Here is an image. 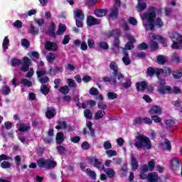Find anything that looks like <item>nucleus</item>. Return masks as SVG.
I'll use <instances>...</instances> for the list:
<instances>
[{
    "label": "nucleus",
    "mask_w": 182,
    "mask_h": 182,
    "mask_svg": "<svg viewBox=\"0 0 182 182\" xmlns=\"http://www.w3.org/2000/svg\"><path fill=\"white\" fill-rule=\"evenodd\" d=\"M134 146L136 149H142V150H150L151 149V141L150 138L144 135H137L134 140Z\"/></svg>",
    "instance_id": "f257e3e1"
},
{
    "label": "nucleus",
    "mask_w": 182,
    "mask_h": 182,
    "mask_svg": "<svg viewBox=\"0 0 182 182\" xmlns=\"http://www.w3.org/2000/svg\"><path fill=\"white\" fill-rule=\"evenodd\" d=\"M156 7L151 6L148 9V12H145L143 14V17L148 22V26L150 31H154V21L156 20Z\"/></svg>",
    "instance_id": "f03ea898"
},
{
    "label": "nucleus",
    "mask_w": 182,
    "mask_h": 182,
    "mask_svg": "<svg viewBox=\"0 0 182 182\" xmlns=\"http://www.w3.org/2000/svg\"><path fill=\"white\" fill-rule=\"evenodd\" d=\"M168 38L172 41V49H176L177 50H182V36L181 34L177 32L168 33Z\"/></svg>",
    "instance_id": "7ed1b4c3"
},
{
    "label": "nucleus",
    "mask_w": 182,
    "mask_h": 182,
    "mask_svg": "<svg viewBox=\"0 0 182 182\" xmlns=\"http://www.w3.org/2000/svg\"><path fill=\"white\" fill-rule=\"evenodd\" d=\"M31 63H32V61L28 57H24L23 58V63L20 59L14 58L11 60V64L13 66H19V65H22L21 68H20L21 72H28V70H29Z\"/></svg>",
    "instance_id": "20e7f679"
},
{
    "label": "nucleus",
    "mask_w": 182,
    "mask_h": 182,
    "mask_svg": "<svg viewBox=\"0 0 182 182\" xmlns=\"http://www.w3.org/2000/svg\"><path fill=\"white\" fill-rule=\"evenodd\" d=\"M109 68L113 71V76L117 77V80H122V79H124V75L122 73L119 72V66L116 62L112 61L109 63Z\"/></svg>",
    "instance_id": "39448f33"
},
{
    "label": "nucleus",
    "mask_w": 182,
    "mask_h": 182,
    "mask_svg": "<svg viewBox=\"0 0 182 182\" xmlns=\"http://www.w3.org/2000/svg\"><path fill=\"white\" fill-rule=\"evenodd\" d=\"M164 72L163 68H154L153 67H149L146 72V76L149 77H153L156 75V77H160V75Z\"/></svg>",
    "instance_id": "423d86ee"
},
{
    "label": "nucleus",
    "mask_w": 182,
    "mask_h": 182,
    "mask_svg": "<svg viewBox=\"0 0 182 182\" xmlns=\"http://www.w3.org/2000/svg\"><path fill=\"white\" fill-rule=\"evenodd\" d=\"M93 127V122L89 121L87 123V128L85 127L82 129V134L85 136V134H87L91 136V137H96V132L95 131V129Z\"/></svg>",
    "instance_id": "0eeeda50"
},
{
    "label": "nucleus",
    "mask_w": 182,
    "mask_h": 182,
    "mask_svg": "<svg viewBox=\"0 0 182 182\" xmlns=\"http://www.w3.org/2000/svg\"><path fill=\"white\" fill-rule=\"evenodd\" d=\"M127 39L129 41L126 43L124 48L126 50H132V49H134V42L135 39L132 35L127 36Z\"/></svg>",
    "instance_id": "6e6552de"
},
{
    "label": "nucleus",
    "mask_w": 182,
    "mask_h": 182,
    "mask_svg": "<svg viewBox=\"0 0 182 182\" xmlns=\"http://www.w3.org/2000/svg\"><path fill=\"white\" fill-rule=\"evenodd\" d=\"M44 48L46 50H48L50 52H56L58 50V43L52 41H46Z\"/></svg>",
    "instance_id": "1a4fd4ad"
},
{
    "label": "nucleus",
    "mask_w": 182,
    "mask_h": 182,
    "mask_svg": "<svg viewBox=\"0 0 182 182\" xmlns=\"http://www.w3.org/2000/svg\"><path fill=\"white\" fill-rule=\"evenodd\" d=\"M110 11L108 18L112 19V21H116L119 18V7L117 6H113Z\"/></svg>",
    "instance_id": "9d476101"
},
{
    "label": "nucleus",
    "mask_w": 182,
    "mask_h": 182,
    "mask_svg": "<svg viewBox=\"0 0 182 182\" xmlns=\"http://www.w3.org/2000/svg\"><path fill=\"white\" fill-rule=\"evenodd\" d=\"M157 92L160 95H170L171 93V87L168 85H165L162 87H157Z\"/></svg>",
    "instance_id": "9b49d317"
},
{
    "label": "nucleus",
    "mask_w": 182,
    "mask_h": 182,
    "mask_svg": "<svg viewBox=\"0 0 182 182\" xmlns=\"http://www.w3.org/2000/svg\"><path fill=\"white\" fill-rule=\"evenodd\" d=\"M56 24L53 21H50V26L46 32V33L50 36V38H56Z\"/></svg>",
    "instance_id": "f8f14e48"
},
{
    "label": "nucleus",
    "mask_w": 182,
    "mask_h": 182,
    "mask_svg": "<svg viewBox=\"0 0 182 182\" xmlns=\"http://www.w3.org/2000/svg\"><path fill=\"white\" fill-rule=\"evenodd\" d=\"M100 23V20L99 18H95L93 16H88L87 17V24L88 26H94V25H99Z\"/></svg>",
    "instance_id": "ddd939ff"
},
{
    "label": "nucleus",
    "mask_w": 182,
    "mask_h": 182,
    "mask_svg": "<svg viewBox=\"0 0 182 182\" xmlns=\"http://www.w3.org/2000/svg\"><path fill=\"white\" fill-rule=\"evenodd\" d=\"M151 116H160L161 114V107L159 105H154L149 110Z\"/></svg>",
    "instance_id": "4468645a"
},
{
    "label": "nucleus",
    "mask_w": 182,
    "mask_h": 182,
    "mask_svg": "<svg viewBox=\"0 0 182 182\" xmlns=\"http://www.w3.org/2000/svg\"><path fill=\"white\" fill-rule=\"evenodd\" d=\"M122 33L119 30H109L105 33V36L110 39V38H117V36H121Z\"/></svg>",
    "instance_id": "2eb2a0df"
},
{
    "label": "nucleus",
    "mask_w": 182,
    "mask_h": 182,
    "mask_svg": "<svg viewBox=\"0 0 182 182\" xmlns=\"http://www.w3.org/2000/svg\"><path fill=\"white\" fill-rule=\"evenodd\" d=\"M136 87L137 92H144L146 89H147V82L146 81H141V82H137L135 85Z\"/></svg>",
    "instance_id": "dca6fc26"
},
{
    "label": "nucleus",
    "mask_w": 182,
    "mask_h": 182,
    "mask_svg": "<svg viewBox=\"0 0 182 182\" xmlns=\"http://www.w3.org/2000/svg\"><path fill=\"white\" fill-rule=\"evenodd\" d=\"M55 114L56 109L53 107H47V111L46 112L47 119H53Z\"/></svg>",
    "instance_id": "f3484780"
},
{
    "label": "nucleus",
    "mask_w": 182,
    "mask_h": 182,
    "mask_svg": "<svg viewBox=\"0 0 182 182\" xmlns=\"http://www.w3.org/2000/svg\"><path fill=\"white\" fill-rule=\"evenodd\" d=\"M146 180L149 182H159V174L156 172H151L148 173Z\"/></svg>",
    "instance_id": "a211bd4d"
},
{
    "label": "nucleus",
    "mask_w": 182,
    "mask_h": 182,
    "mask_svg": "<svg viewBox=\"0 0 182 182\" xmlns=\"http://www.w3.org/2000/svg\"><path fill=\"white\" fill-rule=\"evenodd\" d=\"M74 45L75 46H80L81 50H87V44L85 41H80V40L77 39L74 41Z\"/></svg>",
    "instance_id": "6ab92c4d"
},
{
    "label": "nucleus",
    "mask_w": 182,
    "mask_h": 182,
    "mask_svg": "<svg viewBox=\"0 0 182 182\" xmlns=\"http://www.w3.org/2000/svg\"><path fill=\"white\" fill-rule=\"evenodd\" d=\"M180 166H181V161L180 160H171L170 161V168L172 170H178Z\"/></svg>",
    "instance_id": "aec40b11"
},
{
    "label": "nucleus",
    "mask_w": 182,
    "mask_h": 182,
    "mask_svg": "<svg viewBox=\"0 0 182 182\" xmlns=\"http://www.w3.org/2000/svg\"><path fill=\"white\" fill-rule=\"evenodd\" d=\"M94 12L97 18H102L103 16H105L106 14H107V9H95Z\"/></svg>",
    "instance_id": "412c9836"
},
{
    "label": "nucleus",
    "mask_w": 182,
    "mask_h": 182,
    "mask_svg": "<svg viewBox=\"0 0 182 182\" xmlns=\"http://www.w3.org/2000/svg\"><path fill=\"white\" fill-rule=\"evenodd\" d=\"M57 144H62L65 141V134L63 132H58L55 137Z\"/></svg>",
    "instance_id": "4be33fe9"
},
{
    "label": "nucleus",
    "mask_w": 182,
    "mask_h": 182,
    "mask_svg": "<svg viewBox=\"0 0 182 182\" xmlns=\"http://www.w3.org/2000/svg\"><path fill=\"white\" fill-rule=\"evenodd\" d=\"M65 32H66V26L65 24H59L58 26V28L55 33V36L58 35H63V33H65Z\"/></svg>",
    "instance_id": "5701e85b"
},
{
    "label": "nucleus",
    "mask_w": 182,
    "mask_h": 182,
    "mask_svg": "<svg viewBox=\"0 0 182 182\" xmlns=\"http://www.w3.org/2000/svg\"><path fill=\"white\" fill-rule=\"evenodd\" d=\"M57 124H58L55 126V129L57 130H60L62 129L65 130L68 127V123H66L65 121H58Z\"/></svg>",
    "instance_id": "b1692460"
},
{
    "label": "nucleus",
    "mask_w": 182,
    "mask_h": 182,
    "mask_svg": "<svg viewBox=\"0 0 182 182\" xmlns=\"http://www.w3.org/2000/svg\"><path fill=\"white\" fill-rule=\"evenodd\" d=\"M106 116V112L105 111L98 110L95 114V120H100V119H103Z\"/></svg>",
    "instance_id": "393cba45"
},
{
    "label": "nucleus",
    "mask_w": 182,
    "mask_h": 182,
    "mask_svg": "<svg viewBox=\"0 0 182 182\" xmlns=\"http://www.w3.org/2000/svg\"><path fill=\"white\" fill-rule=\"evenodd\" d=\"M156 62L159 65H165L167 62V59L163 55H159L156 58Z\"/></svg>",
    "instance_id": "a878e982"
},
{
    "label": "nucleus",
    "mask_w": 182,
    "mask_h": 182,
    "mask_svg": "<svg viewBox=\"0 0 182 182\" xmlns=\"http://www.w3.org/2000/svg\"><path fill=\"white\" fill-rule=\"evenodd\" d=\"M75 19H85V14L82 10L77 9L75 11Z\"/></svg>",
    "instance_id": "bb28decb"
},
{
    "label": "nucleus",
    "mask_w": 182,
    "mask_h": 182,
    "mask_svg": "<svg viewBox=\"0 0 182 182\" xmlns=\"http://www.w3.org/2000/svg\"><path fill=\"white\" fill-rule=\"evenodd\" d=\"M104 82H113L114 85L117 83V77H115L114 75H112V77H104L102 79Z\"/></svg>",
    "instance_id": "cd10ccee"
},
{
    "label": "nucleus",
    "mask_w": 182,
    "mask_h": 182,
    "mask_svg": "<svg viewBox=\"0 0 182 182\" xmlns=\"http://www.w3.org/2000/svg\"><path fill=\"white\" fill-rule=\"evenodd\" d=\"M29 33L31 35H39V28L35 27L33 24L30 25V30L28 31Z\"/></svg>",
    "instance_id": "c85d7f7f"
},
{
    "label": "nucleus",
    "mask_w": 182,
    "mask_h": 182,
    "mask_svg": "<svg viewBox=\"0 0 182 182\" xmlns=\"http://www.w3.org/2000/svg\"><path fill=\"white\" fill-rule=\"evenodd\" d=\"M41 92L42 95H49V92H50V89L48 87V85H42L40 88Z\"/></svg>",
    "instance_id": "c756f323"
},
{
    "label": "nucleus",
    "mask_w": 182,
    "mask_h": 182,
    "mask_svg": "<svg viewBox=\"0 0 182 182\" xmlns=\"http://www.w3.org/2000/svg\"><path fill=\"white\" fill-rule=\"evenodd\" d=\"M31 130V126L26 125L25 124H20L18 132H29Z\"/></svg>",
    "instance_id": "7c9ffc66"
},
{
    "label": "nucleus",
    "mask_w": 182,
    "mask_h": 182,
    "mask_svg": "<svg viewBox=\"0 0 182 182\" xmlns=\"http://www.w3.org/2000/svg\"><path fill=\"white\" fill-rule=\"evenodd\" d=\"M37 164L41 168H48V160H38Z\"/></svg>",
    "instance_id": "2f4dec72"
},
{
    "label": "nucleus",
    "mask_w": 182,
    "mask_h": 182,
    "mask_svg": "<svg viewBox=\"0 0 182 182\" xmlns=\"http://www.w3.org/2000/svg\"><path fill=\"white\" fill-rule=\"evenodd\" d=\"M149 48L151 52H154V50H157L159 49V43L156 41H152L149 43Z\"/></svg>",
    "instance_id": "473e14b6"
},
{
    "label": "nucleus",
    "mask_w": 182,
    "mask_h": 182,
    "mask_svg": "<svg viewBox=\"0 0 182 182\" xmlns=\"http://www.w3.org/2000/svg\"><path fill=\"white\" fill-rule=\"evenodd\" d=\"M84 116L85 119H88L89 120H92V119H93V113L89 109H85L84 110Z\"/></svg>",
    "instance_id": "72a5a7b5"
},
{
    "label": "nucleus",
    "mask_w": 182,
    "mask_h": 182,
    "mask_svg": "<svg viewBox=\"0 0 182 182\" xmlns=\"http://www.w3.org/2000/svg\"><path fill=\"white\" fill-rule=\"evenodd\" d=\"M11 93V87L8 85H4L1 89V95L3 96H8Z\"/></svg>",
    "instance_id": "f704fd0d"
},
{
    "label": "nucleus",
    "mask_w": 182,
    "mask_h": 182,
    "mask_svg": "<svg viewBox=\"0 0 182 182\" xmlns=\"http://www.w3.org/2000/svg\"><path fill=\"white\" fill-rule=\"evenodd\" d=\"M97 46L100 49H102V50H107L109 49V44L105 41L98 43Z\"/></svg>",
    "instance_id": "c9c22d12"
},
{
    "label": "nucleus",
    "mask_w": 182,
    "mask_h": 182,
    "mask_svg": "<svg viewBox=\"0 0 182 182\" xmlns=\"http://www.w3.org/2000/svg\"><path fill=\"white\" fill-rule=\"evenodd\" d=\"M85 173L90 178H92V180H96V172L92 171L90 168H87L85 170Z\"/></svg>",
    "instance_id": "e433bc0d"
},
{
    "label": "nucleus",
    "mask_w": 182,
    "mask_h": 182,
    "mask_svg": "<svg viewBox=\"0 0 182 182\" xmlns=\"http://www.w3.org/2000/svg\"><path fill=\"white\" fill-rule=\"evenodd\" d=\"M172 75L174 79H180L182 76V68L173 71Z\"/></svg>",
    "instance_id": "4c0bfd02"
},
{
    "label": "nucleus",
    "mask_w": 182,
    "mask_h": 182,
    "mask_svg": "<svg viewBox=\"0 0 182 182\" xmlns=\"http://www.w3.org/2000/svg\"><path fill=\"white\" fill-rule=\"evenodd\" d=\"M56 59V56L53 53H49L46 56V60L49 63H53V61Z\"/></svg>",
    "instance_id": "58836bf2"
},
{
    "label": "nucleus",
    "mask_w": 182,
    "mask_h": 182,
    "mask_svg": "<svg viewBox=\"0 0 182 182\" xmlns=\"http://www.w3.org/2000/svg\"><path fill=\"white\" fill-rule=\"evenodd\" d=\"M105 154L107 155V157H114V156H117V151L116 150H112V149H108L105 151Z\"/></svg>",
    "instance_id": "ea45409f"
},
{
    "label": "nucleus",
    "mask_w": 182,
    "mask_h": 182,
    "mask_svg": "<svg viewBox=\"0 0 182 182\" xmlns=\"http://www.w3.org/2000/svg\"><path fill=\"white\" fill-rule=\"evenodd\" d=\"M122 86H123L124 89H130V87H132V80L127 78L125 82L122 84Z\"/></svg>",
    "instance_id": "a19ab883"
},
{
    "label": "nucleus",
    "mask_w": 182,
    "mask_h": 182,
    "mask_svg": "<svg viewBox=\"0 0 182 182\" xmlns=\"http://www.w3.org/2000/svg\"><path fill=\"white\" fill-rule=\"evenodd\" d=\"M21 85L25 86V87H31L32 86V82L26 78H23L21 80Z\"/></svg>",
    "instance_id": "79ce46f5"
},
{
    "label": "nucleus",
    "mask_w": 182,
    "mask_h": 182,
    "mask_svg": "<svg viewBox=\"0 0 182 182\" xmlns=\"http://www.w3.org/2000/svg\"><path fill=\"white\" fill-rule=\"evenodd\" d=\"M38 82L41 83L42 85H45V83H49L50 79L48 76L41 77L40 78H38Z\"/></svg>",
    "instance_id": "37998d69"
},
{
    "label": "nucleus",
    "mask_w": 182,
    "mask_h": 182,
    "mask_svg": "<svg viewBox=\"0 0 182 182\" xmlns=\"http://www.w3.org/2000/svg\"><path fill=\"white\" fill-rule=\"evenodd\" d=\"M59 92L63 95H68L69 93V87H68V85L60 87L59 89Z\"/></svg>",
    "instance_id": "c03bdc74"
},
{
    "label": "nucleus",
    "mask_w": 182,
    "mask_h": 182,
    "mask_svg": "<svg viewBox=\"0 0 182 182\" xmlns=\"http://www.w3.org/2000/svg\"><path fill=\"white\" fill-rule=\"evenodd\" d=\"M8 45H9V38L5 37L2 43V47L4 51L8 49Z\"/></svg>",
    "instance_id": "a18cd8bd"
},
{
    "label": "nucleus",
    "mask_w": 182,
    "mask_h": 182,
    "mask_svg": "<svg viewBox=\"0 0 182 182\" xmlns=\"http://www.w3.org/2000/svg\"><path fill=\"white\" fill-rule=\"evenodd\" d=\"M137 49L139 50H146V49H149V45L146 43H141L138 45Z\"/></svg>",
    "instance_id": "49530a36"
},
{
    "label": "nucleus",
    "mask_w": 182,
    "mask_h": 182,
    "mask_svg": "<svg viewBox=\"0 0 182 182\" xmlns=\"http://www.w3.org/2000/svg\"><path fill=\"white\" fill-rule=\"evenodd\" d=\"M107 97L109 100H114V99H117V94L116 92H109L107 93Z\"/></svg>",
    "instance_id": "de8ad7c7"
},
{
    "label": "nucleus",
    "mask_w": 182,
    "mask_h": 182,
    "mask_svg": "<svg viewBox=\"0 0 182 182\" xmlns=\"http://www.w3.org/2000/svg\"><path fill=\"white\" fill-rule=\"evenodd\" d=\"M147 8V4L146 2H141L138 4L137 9L138 11H144Z\"/></svg>",
    "instance_id": "09e8293b"
},
{
    "label": "nucleus",
    "mask_w": 182,
    "mask_h": 182,
    "mask_svg": "<svg viewBox=\"0 0 182 182\" xmlns=\"http://www.w3.org/2000/svg\"><path fill=\"white\" fill-rule=\"evenodd\" d=\"M57 164L55 161H47V168H53L56 167Z\"/></svg>",
    "instance_id": "8fccbe9b"
},
{
    "label": "nucleus",
    "mask_w": 182,
    "mask_h": 182,
    "mask_svg": "<svg viewBox=\"0 0 182 182\" xmlns=\"http://www.w3.org/2000/svg\"><path fill=\"white\" fill-rule=\"evenodd\" d=\"M107 175L108 176V177L109 178H113L114 177V176H116V172H114V170H113L112 168H109L107 171Z\"/></svg>",
    "instance_id": "3c124183"
},
{
    "label": "nucleus",
    "mask_w": 182,
    "mask_h": 182,
    "mask_svg": "<svg viewBox=\"0 0 182 182\" xmlns=\"http://www.w3.org/2000/svg\"><path fill=\"white\" fill-rule=\"evenodd\" d=\"M105 150H110L112 149V142L110 141H105L103 144Z\"/></svg>",
    "instance_id": "603ef678"
},
{
    "label": "nucleus",
    "mask_w": 182,
    "mask_h": 182,
    "mask_svg": "<svg viewBox=\"0 0 182 182\" xmlns=\"http://www.w3.org/2000/svg\"><path fill=\"white\" fill-rule=\"evenodd\" d=\"M38 79L42 77V76H45V75H48V72L45 70H41L36 72Z\"/></svg>",
    "instance_id": "864d4df0"
},
{
    "label": "nucleus",
    "mask_w": 182,
    "mask_h": 182,
    "mask_svg": "<svg viewBox=\"0 0 182 182\" xmlns=\"http://www.w3.org/2000/svg\"><path fill=\"white\" fill-rule=\"evenodd\" d=\"M94 167L96 168H102V170L105 168V166H102V162H100L99 160L94 161Z\"/></svg>",
    "instance_id": "5fc2aeb1"
},
{
    "label": "nucleus",
    "mask_w": 182,
    "mask_h": 182,
    "mask_svg": "<svg viewBox=\"0 0 182 182\" xmlns=\"http://www.w3.org/2000/svg\"><path fill=\"white\" fill-rule=\"evenodd\" d=\"M87 43L88 45V47L90 48V49H93V48H95V40L94 39L88 38Z\"/></svg>",
    "instance_id": "6e6d98bb"
},
{
    "label": "nucleus",
    "mask_w": 182,
    "mask_h": 182,
    "mask_svg": "<svg viewBox=\"0 0 182 182\" xmlns=\"http://www.w3.org/2000/svg\"><path fill=\"white\" fill-rule=\"evenodd\" d=\"M163 25H164V23L161 21V18H157L156 19V21H155V23H154V26H158L159 28H162Z\"/></svg>",
    "instance_id": "4d7b16f0"
},
{
    "label": "nucleus",
    "mask_w": 182,
    "mask_h": 182,
    "mask_svg": "<svg viewBox=\"0 0 182 182\" xmlns=\"http://www.w3.org/2000/svg\"><path fill=\"white\" fill-rule=\"evenodd\" d=\"M81 149H82V150H89V149H90V145L89 144V142L86 141H83L81 144Z\"/></svg>",
    "instance_id": "13d9d810"
},
{
    "label": "nucleus",
    "mask_w": 182,
    "mask_h": 182,
    "mask_svg": "<svg viewBox=\"0 0 182 182\" xmlns=\"http://www.w3.org/2000/svg\"><path fill=\"white\" fill-rule=\"evenodd\" d=\"M155 166H156V162H154V161L151 160L149 161L148 167L150 171H153L154 170Z\"/></svg>",
    "instance_id": "bf43d9fd"
},
{
    "label": "nucleus",
    "mask_w": 182,
    "mask_h": 182,
    "mask_svg": "<svg viewBox=\"0 0 182 182\" xmlns=\"http://www.w3.org/2000/svg\"><path fill=\"white\" fill-rule=\"evenodd\" d=\"M68 85L69 87H76V82H75V80L72 78L68 79Z\"/></svg>",
    "instance_id": "052dcab7"
},
{
    "label": "nucleus",
    "mask_w": 182,
    "mask_h": 182,
    "mask_svg": "<svg viewBox=\"0 0 182 182\" xmlns=\"http://www.w3.org/2000/svg\"><path fill=\"white\" fill-rule=\"evenodd\" d=\"M56 150L60 153V154H65V152L66 151V148L63 146H58L56 147Z\"/></svg>",
    "instance_id": "680f3d73"
},
{
    "label": "nucleus",
    "mask_w": 182,
    "mask_h": 182,
    "mask_svg": "<svg viewBox=\"0 0 182 182\" xmlns=\"http://www.w3.org/2000/svg\"><path fill=\"white\" fill-rule=\"evenodd\" d=\"M165 124L167 127H173L176 124V122L173 119H167L165 122Z\"/></svg>",
    "instance_id": "e2e57ef3"
},
{
    "label": "nucleus",
    "mask_w": 182,
    "mask_h": 182,
    "mask_svg": "<svg viewBox=\"0 0 182 182\" xmlns=\"http://www.w3.org/2000/svg\"><path fill=\"white\" fill-rule=\"evenodd\" d=\"M1 168H11V163L4 161L1 164Z\"/></svg>",
    "instance_id": "0e129e2a"
},
{
    "label": "nucleus",
    "mask_w": 182,
    "mask_h": 182,
    "mask_svg": "<svg viewBox=\"0 0 182 182\" xmlns=\"http://www.w3.org/2000/svg\"><path fill=\"white\" fill-rule=\"evenodd\" d=\"M83 21H85V19H75L76 26L78 28H83Z\"/></svg>",
    "instance_id": "69168bd1"
},
{
    "label": "nucleus",
    "mask_w": 182,
    "mask_h": 182,
    "mask_svg": "<svg viewBox=\"0 0 182 182\" xmlns=\"http://www.w3.org/2000/svg\"><path fill=\"white\" fill-rule=\"evenodd\" d=\"M21 45L25 48H29V46H31V43H29V41H28V39L24 38L21 41Z\"/></svg>",
    "instance_id": "338daca9"
},
{
    "label": "nucleus",
    "mask_w": 182,
    "mask_h": 182,
    "mask_svg": "<svg viewBox=\"0 0 182 182\" xmlns=\"http://www.w3.org/2000/svg\"><path fill=\"white\" fill-rule=\"evenodd\" d=\"M128 22L130 25H133L134 26H136L137 25V20L134 18V17H129L128 18Z\"/></svg>",
    "instance_id": "774afa93"
}]
</instances>
